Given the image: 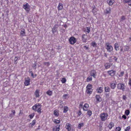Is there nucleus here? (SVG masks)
Listing matches in <instances>:
<instances>
[{
  "mask_svg": "<svg viewBox=\"0 0 131 131\" xmlns=\"http://www.w3.org/2000/svg\"><path fill=\"white\" fill-rule=\"evenodd\" d=\"M84 124L83 123H81L79 124L78 126V128L79 129H81L82 127H83L84 126Z\"/></svg>",
  "mask_w": 131,
  "mask_h": 131,
  "instance_id": "2f4dec72",
  "label": "nucleus"
},
{
  "mask_svg": "<svg viewBox=\"0 0 131 131\" xmlns=\"http://www.w3.org/2000/svg\"><path fill=\"white\" fill-rule=\"evenodd\" d=\"M124 50H123V49L122 48L120 49L121 51H123L124 52V51H128L129 49V47L128 46H125L124 47Z\"/></svg>",
  "mask_w": 131,
  "mask_h": 131,
  "instance_id": "6ab92c4d",
  "label": "nucleus"
},
{
  "mask_svg": "<svg viewBox=\"0 0 131 131\" xmlns=\"http://www.w3.org/2000/svg\"><path fill=\"white\" fill-rule=\"evenodd\" d=\"M116 71L113 70L108 71L107 72L108 74L111 76L114 75L115 74Z\"/></svg>",
  "mask_w": 131,
  "mask_h": 131,
  "instance_id": "f8f14e48",
  "label": "nucleus"
},
{
  "mask_svg": "<svg viewBox=\"0 0 131 131\" xmlns=\"http://www.w3.org/2000/svg\"><path fill=\"white\" fill-rule=\"evenodd\" d=\"M61 81L63 83H64L66 81V78H63L62 79Z\"/></svg>",
  "mask_w": 131,
  "mask_h": 131,
  "instance_id": "c03bdc74",
  "label": "nucleus"
},
{
  "mask_svg": "<svg viewBox=\"0 0 131 131\" xmlns=\"http://www.w3.org/2000/svg\"><path fill=\"white\" fill-rule=\"evenodd\" d=\"M36 123V121L35 120H34L32 121V122L30 123L29 125V127H33L35 124Z\"/></svg>",
  "mask_w": 131,
  "mask_h": 131,
  "instance_id": "4be33fe9",
  "label": "nucleus"
},
{
  "mask_svg": "<svg viewBox=\"0 0 131 131\" xmlns=\"http://www.w3.org/2000/svg\"><path fill=\"white\" fill-rule=\"evenodd\" d=\"M126 97L125 96H123V99H125L126 98Z\"/></svg>",
  "mask_w": 131,
  "mask_h": 131,
  "instance_id": "338daca9",
  "label": "nucleus"
},
{
  "mask_svg": "<svg viewBox=\"0 0 131 131\" xmlns=\"http://www.w3.org/2000/svg\"><path fill=\"white\" fill-rule=\"evenodd\" d=\"M44 64V65H47V66H49L50 65V63L48 62H45Z\"/></svg>",
  "mask_w": 131,
  "mask_h": 131,
  "instance_id": "864d4df0",
  "label": "nucleus"
},
{
  "mask_svg": "<svg viewBox=\"0 0 131 131\" xmlns=\"http://www.w3.org/2000/svg\"><path fill=\"white\" fill-rule=\"evenodd\" d=\"M103 88L102 87H99L97 88L96 90L97 92L99 93H101L103 91Z\"/></svg>",
  "mask_w": 131,
  "mask_h": 131,
  "instance_id": "2eb2a0df",
  "label": "nucleus"
},
{
  "mask_svg": "<svg viewBox=\"0 0 131 131\" xmlns=\"http://www.w3.org/2000/svg\"><path fill=\"white\" fill-rule=\"evenodd\" d=\"M121 129V128L120 127H118L116 128L115 131H120Z\"/></svg>",
  "mask_w": 131,
  "mask_h": 131,
  "instance_id": "79ce46f5",
  "label": "nucleus"
},
{
  "mask_svg": "<svg viewBox=\"0 0 131 131\" xmlns=\"http://www.w3.org/2000/svg\"><path fill=\"white\" fill-rule=\"evenodd\" d=\"M92 12L93 13V14H95L96 12V9L94 8V9H93Z\"/></svg>",
  "mask_w": 131,
  "mask_h": 131,
  "instance_id": "603ef678",
  "label": "nucleus"
},
{
  "mask_svg": "<svg viewBox=\"0 0 131 131\" xmlns=\"http://www.w3.org/2000/svg\"><path fill=\"white\" fill-rule=\"evenodd\" d=\"M127 3L128 4L131 6V0H128L127 1Z\"/></svg>",
  "mask_w": 131,
  "mask_h": 131,
  "instance_id": "8fccbe9b",
  "label": "nucleus"
},
{
  "mask_svg": "<svg viewBox=\"0 0 131 131\" xmlns=\"http://www.w3.org/2000/svg\"><path fill=\"white\" fill-rule=\"evenodd\" d=\"M117 59V58H116V57H114L113 58V60L116 61Z\"/></svg>",
  "mask_w": 131,
  "mask_h": 131,
  "instance_id": "4d7b16f0",
  "label": "nucleus"
},
{
  "mask_svg": "<svg viewBox=\"0 0 131 131\" xmlns=\"http://www.w3.org/2000/svg\"><path fill=\"white\" fill-rule=\"evenodd\" d=\"M111 58L109 59V61L110 62H112L113 61L112 59H111Z\"/></svg>",
  "mask_w": 131,
  "mask_h": 131,
  "instance_id": "0e129e2a",
  "label": "nucleus"
},
{
  "mask_svg": "<svg viewBox=\"0 0 131 131\" xmlns=\"http://www.w3.org/2000/svg\"><path fill=\"white\" fill-rule=\"evenodd\" d=\"M74 128L72 126L71 128L68 129V131H74Z\"/></svg>",
  "mask_w": 131,
  "mask_h": 131,
  "instance_id": "49530a36",
  "label": "nucleus"
},
{
  "mask_svg": "<svg viewBox=\"0 0 131 131\" xmlns=\"http://www.w3.org/2000/svg\"><path fill=\"white\" fill-rule=\"evenodd\" d=\"M35 115V113H32L31 114L29 115V116L30 118L31 119H32L33 117Z\"/></svg>",
  "mask_w": 131,
  "mask_h": 131,
  "instance_id": "a19ab883",
  "label": "nucleus"
},
{
  "mask_svg": "<svg viewBox=\"0 0 131 131\" xmlns=\"http://www.w3.org/2000/svg\"><path fill=\"white\" fill-rule=\"evenodd\" d=\"M92 80V79L91 77H89L87 79V81L89 82L91 81Z\"/></svg>",
  "mask_w": 131,
  "mask_h": 131,
  "instance_id": "37998d69",
  "label": "nucleus"
},
{
  "mask_svg": "<svg viewBox=\"0 0 131 131\" xmlns=\"http://www.w3.org/2000/svg\"><path fill=\"white\" fill-rule=\"evenodd\" d=\"M69 41L70 44L73 45L76 42L77 39L74 37H71L69 38Z\"/></svg>",
  "mask_w": 131,
  "mask_h": 131,
  "instance_id": "423d86ee",
  "label": "nucleus"
},
{
  "mask_svg": "<svg viewBox=\"0 0 131 131\" xmlns=\"http://www.w3.org/2000/svg\"><path fill=\"white\" fill-rule=\"evenodd\" d=\"M92 86L90 84H88L86 87V92L88 94H91L92 92Z\"/></svg>",
  "mask_w": 131,
  "mask_h": 131,
  "instance_id": "20e7f679",
  "label": "nucleus"
},
{
  "mask_svg": "<svg viewBox=\"0 0 131 131\" xmlns=\"http://www.w3.org/2000/svg\"><path fill=\"white\" fill-rule=\"evenodd\" d=\"M83 102H81L79 105V107L80 108H82L84 111H86L88 110L89 106V105L87 103H85L84 105Z\"/></svg>",
  "mask_w": 131,
  "mask_h": 131,
  "instance_id": "f03ea898",
  "label": "nucleus"
},
{
  "mask_svg": "<svg viewBox=\"0 0 131 131\" xmlns=\"http://www.w3.org/2000/svg\"><path fill=\"white\" fill-rule=\"evenodd\" d=\"M129 107H130L131 108V103L129 105Z\"/></svg>",
  "mask_w": 131,
  "mask_h": 131,
  "instance_id": "774afa93",
  "label": "nucleus"
},
{
  "mask_svg": "<svg viewBox=\"0 0 131 131\" xmlns=\"http://www.w3.org/2000/svg\"><path fill=\"white\" fill-rule=\"evenodd\" d=\"M36 63H35L34 64H33L32 67L34 68L35 69H36Z\"/></svg>",
  "mask_w": 131,
  "mask_h": 131,
  "instance_id": "3c124183",
  "label": "nucleus"
},
{
  "mask_svg": "<svg viewBox=\"0 0 131 131\" xmlns=\"http://www.w3.org/2000/svg\"><path fill=\"white\" fill-rule=\"evenodd\" d=\"M40 90H37L35 92V96L37 97H39V92Z\"/></svg>",
  "mask_w": 131,
  "mask_h": 131,
  "instance_id": "412c9836",
  "label": "nucleus"
},
{
  "mask_svg": "<svg viewBox=\"0 0 131 131\" xmlns=\"http://www.w3.org/2000/svg\"><path fill=\"white\" fill-rule=\"evenodd\" d=\"M69 108L67 106H64L63 108V112L66 113L68 110Z\"/></svg>",
  "mask_w": 131,
  "mask_h": 131,
  "instance_id": "c756f323",
  "label": "nucleus"
},
{
  "mask_svg": "<svg viewBox=\"0 0 131 131\" xmlns=\"http://www.w3.org/2000/svg\"><path fill=\"white\" fill-rule=\"evenodd\" d=\"M89 39V38L88 36L85 34L82 35V40L83 42L86 43L87 42L88 39Z\"/></svg>",
  "mask_w": 131,
  "mask_h": 131,
  "instance_id": "0eeeda50",
  "label": "nucleus"
},
{
  "mask_svg": "<svg viewBox=\"0 0 131 131\" xmlns=\"http://www.w3.org/2000/svg\"><path fill=\"white\" fill-rule=\"evenodd\" d=\"M91 30V28L89 27H86L85 30V31L89 33L90 32Z\"/></svg>",
  "mask_w": 131,
  "mask_h": 131,
  "instance_id": "7c9ffc66",
  "label": "nucleus"
},
{
  "mask_svg": "<svg viewBox=\"0 0 131 131\" xmlns=\"http://www.w3.org/2000/svg\"><path fill=\"white\" fill-rule=\"evenodd\" d=\"M117 88L118 89L124 91L125 88V86L124 83H121L117 84Z\"/></svg>",
  "mask_w": 131,
  "mask_h": 131,
  "instance_id": "39448f33",
  "label": "nucleus"
},
{
  "mask_svg": "<svg viewBox=\"0 0 131 131\" xmlns=\"http://www.w3.org/2000/svg\"><path fill=\"white\" fill-rule=\"evenodd\" d=\"M116 84L115 82H112L111 83V87L112 89H114L116 86Z\"/></svg>",
  "mask_w": 131,
  "mask_h": 131,
  "instance_id": "a211bd4d",
  "label": "nucleus"
},
{
  "mask_svg": "<svg viewBox=\"0 0 131 131\" xmlns=\"http://www.w3.org/2000/svg\"><path fill=\"white\" fill-rule=\"evenodd\" d=\"M122 118H124V119H126V117L125 115H123L122 116Z\"/></svg>",
  "mask_w": 131,
  "mask_h": 131,
  "instance_id": "6e6d98bb",
  "label": "nucleus"
},
{
  "mask_svg": "<svg viewBox=\"0 0 131 131\" xmlns=\"http://www.w3.org/2000/svg\"><path fill=\"white\" fill-rule=\"evenodd\" d=\"M125 19V16H123L122 17L121 20V21H123Z\"/></svg>",
  "mask_w": 131,
  "mask_h": 131,
  "instance_id": "09e8293b",
  "label": "nucleus"
},
{
  "mask_svg": "<svg viewBox=\"0 0 131 131\" xmlns=\"http://www.w3.org/2000/svg\"><path fill=\"white\" fill-rule=\"evenodd\" d=\"M47 94L51 96V95L52 92V91L50 90H48L46 92Z\"/></svg>",
  "mask_w": 131,
  "mask_h": 131,
  "instance_id": "f704fd0d",
  "label": "nucleus"
},
{
  "mask_svg": "<svg viewBox=\"0 0 131 131\" xmlns=\"http://www.w3.org/2000/svg\"><path fill=\"white\" fill-rule=\"evenodd\" d=\"M58 9L59 10H60L62 9L63 8L62 4L59 3L58 6Z\"/></svg>",
  "mask_w": 131,
  "mask_h": 131,
  "instance_id": "c85d7f7f",
  "label": "nucleus"
},
{
  "mask_svg": "<svg viewBox=\"0 0 131 131\" xmlns=\"http://www.w3.org/2000/svg\"><path fill=\"white\" fill-rule=\"evenodd\" d=\"M119 45L117 43H116L115 44L114 48L116 51H117L119 50Z\"/></svg>",
  "mask_w": 131,
  "mask_h": 131,
  "instance_id": "bb28decb",
  "label": "nucleus"
},
{
  "mask_svg": "<svg viewBox=\"0 0 131 131\" xmlns=\"http://www.w3.org/2000/svg\"><path fill=\"white\" fill-rule=\"evenodd\" d=\"M124 74V72L123 71H121L120 73L118 74L119 77H121Z\"/></svg>",
  "mask_w": 131,
  "mask_h": 131,
  "instance_id": "ea45409f",
  "label": "nucleus"
},
{
  "mask_svg": "<svg viewBox=\"0 0 131 131\" xmlns=\"http://www.w3.org/2000/svg\"><path fill=\"white\" fill-rule=\"evenodd\" d=\"M125 114L127 116H128L129 115L130 113V111L129 110H125Z\"/></svg>",
  "mask_w": 131,
  "mask_h": 131,
  "instance_id": "e433bc0d",
  "label": "nucleus"
},
{
  "mask_svg": "<svg viewBox=\"0 0 131 131\" xmlns=\"http://www.w3.org/2000/svg\"><path fill=\"white\" fill-rule=\"evenodd\" d=\"M60 106H61V105L62 104V101H60Z\"/></svg>",
  "mask_w": 131,
  "mask_h": 131,
  "instance_id": "69168bd1",
  "label": "nucleus"
},
{
  "mask_svg": "<svg viewBox=\"0 0 131 131\" xmlns=\"http://www.w3.org/2000/svg\"><path fill=\"white\" fill-rule=\"evenodd\" d=\"M114 126V123L111 122L109 123L108 126V127L109 129H111Z\"/></svg>",
  "mask_w": 131,
  "mask_h": 131,
  "instance_id": "393cba45",
  "label": "nucleus"
},
{
  "mask_svg": "<svg viewBox=\"0 0 131 131\" xmlns=\"http://www.w3.org/2000/svg\"><path fill=\"white\" fill-rule=\"evenodd\" d=\"M108 117V114L106 113H103L100 114V117L101 121H105L107 120Z\"/></svg>",
  "mask_w": 131,
  "mask_h": 131,
  "instance_id": "7ed1b4c3",
  "label": "nucleus"
},
{
  "mask_svg": "<svg viewBox=\"0 0 131 131\" xmlns=\"http://www.w3.org/2000/svg\"><path fill=\"white\" fill-rule=\"evenodd\" d=\"M30 7L29 4L27 3L23 5V7L26 11L28 12L30 10Z\"/></svg>",
  "mask_w": 131,
  "mask_h": 131,
  "instance_id": "1a4fd4ad",
  "label": "nucleus"
},
{
  "mask_svg": "<svg viewBox=\"0 0 131 131\" xmlns=\"http://www.w3.org/2000/svg\"><path fill=\"white\" fill-rule=\"evenodd\" d=\"M57 24H56L55 25L52 29V31L53 33H54L56 31V30L57 28Z\"/></svg>",
  "mask_w": 131,
  "mask_h": 131,
  "instance_id": "aec40b11",
  "label": "nucleus"
},
{
  "mask_svg": "<svg viewBox=\"0 0 131 131\" xmlns=\"http://www.w3.org/2000/svg\"><path fill=\"white\" fill-rule=\"evenodd\" d=\"M18 58L16 57L14 59V60L15 61H17L18 60Z\"/></svg>",
  "mask_w": 131,
  "mask_h": 131,
  "instance_id": "052dcab7",
  "label": "nucleus"
},
{
  "mask_svg": "<svg viewBox=\"0 0 131 131\" xmlns=\"http://www.w3.org/2000/svg\"><path fill=\"white\" fill-rule=\"evenodd\" d=\"M31 75L33 78H34L37 75L36 74H35V75H34L32 73H31Z\"/></svg>",
  "mask_w": 131,
  "mask_h": 131,
  "instance_id": "5fc2aeb1",
  "label": "nucleus"
},
{
  "mask_svg": "<svg viewBox=\"0 0 131 131\" xmlns=\"http://www.w3.org/2000/svg\"><path fill=\"white\" fill-rule=\"evenodd\" d=\"M77 114L78 116H79L82 114L81 111L80 110H79L78 111V112Z\"/></svg>",
  "mask_w": 131,
  "mask_h": 131,
  "instance_id": "a18cd8bd",
  "label": "nucleus"
},
{
  "mask_svg": "<svg viewBox=\"0 0 131 131\" xmlns=\"http://www.w3.org/2000/svg\"><path fill=\"white\" fill-rule=\"evenodd\" d=\"M60 125H57L52 127V131H59L60 130Z\"/></svg>",
  "mask_w": 131,
  "mask_h": 131,
  "instance_id": "9b49d317",
  "label": "nucleus"
},
{
  "mask_svg": "<svg viewBox=\"0 0 131 131\" xmlns=\"http://www.w3.org/2000/svg\"><path fill=\"white\" fill-rule=\"evenodd\" d=\"M91 46L94 47H96L97 46V44L95 42L93 41L91 43Z\"/></svg>",
  "mask_w": 131,
  "mask_h": 131,
  "instance_id": "72a5a7b5",
  "label": "nucleus"
},
{
  "mask_svg": "<svg viewBox=\"0 0 131 131\" xmlns=\"http://www.w3.org/2000/svg\"><path fill=\"white\" fill-rule=\"evenodd\" d=\"M30 79L29 78H26L24 82V84L25 86H27L30 84Z\"/></svg>",
  "mask_w": 131,
  "mask_h": 131,
  "instance_id": "9d476101",
  "label": "nucleus"
},
{
  "mask_svg": "<svg viewBox=\"0 0 131 131\" xmlns=\"http://www.w3.org/2000/svg\"><path fill=\"white\" fill-rule=\"evenodd\" d=\"M96 72L95 70H92L91 72V75L93 76L94 78L95 77Z\"/></svg>",
  "mask_w": 131,
  "mask_h": 131,
  "instance_id": "a878e982",
  "label": "nucleus"
},
{
  "mask_svg": "<svg viewBox=\"0 0 131 131\" xmlns=\"http://www.w3.org/2000/svg\"><path fill=\"white\" fill-rule=\"evenodd\" d=\"M72 126L69 123H68L66 124L65 126V128L68 130V129H69L70 128H71Z\"/></svg>",
  "mask_w": 131,
  "mask_h": 131,
  "instance_id": "b1692460",
  "label": "nucleus"
},
{
  "mask_svg": "<svg viewBox=\"0 0 131 131\" xmlns=\"http://www.w3.org/2000/svg\"><path fill=\"white\" fill-rule=\"evenodd\" d=\"M112 64L108 63H106L104 64V66L105 69H107L110 67L112 65Z\"/></svg>",
  "mask_w": 131,
  "mask_h": 131,
  "instance_id": "dca6fc26",
  "label": "nucleus"
},
{
  "mask_svg": "<svg viewBox=\"0 0 131 131\" xmlns=\"http://www.w3.org/2000/svg\"><path fill=\"white\" fill-rule=\"evenodd\" d=\"M130 126H128L126 128V129H125V131H129L130 129Z\"/></svg>",
  "mask_w": 131,
  "mask_h": 131,
  "instance_id": "de8ad7c7",
  "label": "nucleus"
},
{
  "mask_svg": "<svg viewBox=\"0 0 131 131\" xmlns=\"http://www.w3.org/2000/svg\"><path fill=\"white\" fill-rule=\"evenodd\" d=\"M129 84L131 86V79L129 81Z\"/></svg>",
  "mask_w": 131,
  "mask_h": 131,
  "instance_id": "bf43d9fd",
  "label": "nucleus"
},
{
  "mask_svg": "<svg viewBox=\"0 0 131 131\" xmlns=\"http://www.w3.org/2000/svg\"><path fill=\"white\" fill-rule=\"evenodd\" d=\"M20 35L21 37L26 36V32L25 29H22L20 32Z\"/></svg>",
  "mask_w": 131,
  "mask_h": 131,
  "instance_id": "ddd939ff",
  "label": "nucleus"
},
{
  "mask_svg": "<svg viewBox=\"0 0 131 131\" xmlns=\"http://www.w3.org/2000/svg\"><path fill=\"white\" fill-rule=\"evenodd\" d=\"M87 114L89 117H90L92 114V112L90 110H88L87 112Z\"/></svg>",
  "mask_w": 131,
  "mask_h": 131,
  "instance_id": "473e14b6",
  "label": "nucleus"
},
{
  "mask_svg": "<svg viewBox=\"0 0 131 131\" xmlns=\"http://www.w3.org/2000/svg\"><path fill=\"white\" fill-rule=\"evenodd\" d=\"M127 0H123V2L125 3H127Z\"/></svg>",
  "mask_w": 131,
  "mask_h": 131,
  "instance_id": "13d9d810",
  "label": "nucleus"
},
{
  "mask_svg": "<svg viewBox=\"0 0 131 131\" xmlns=\"http://www.w3.org/2000/svg\"><path fill=\"white\" fill-rule=\"evenodd\" d=\"M107 2L109 5L111 6L114 3V0H108Z\"/></svg>",
  "mask_w": 131,
  "mask_h": 131,
  "instance_id": "cd10ccee",
  "label": "nucleus"
},
{
  "mask_svg": "<svg viewBox=\"0 0 131 131\" xmlns=\"http://www.w3.org/2000/svg\"><path fill=\"white\" fill-rule=\"evenodd\" d=\"M41 105L39 103H37L34 105L32 107V109L35 111H37L39 114L41 113Z\"/></svg>",
  "mask_w": 131,
  "mask_h": 131,
  "instance_id": "f257e3e1",
  "label": "nucleus"
},
{
  "mask_svg": "<svg viewBox=\"0 0 131 131\" xmlns=\"http://www.w3.org/2000/svg\"><path fill=\"white\" fill-rule=\"evenodd\" d=\"M68 95L67 94H66L64 95L63 96V98L64 99H68Z\"/></svg>",
  "mask_w": 131,
  "mask_h": 131,
  "instance_id": "4c0bfd02",
  "label": "nucleus"
},
{
  "mask_svg": "<svg viewBox=\"0 0 131 131\" xmlns=\"http://www.w3.org/2000/svg\"><path fill=\"white\" fill-rule=\"evenodd\" d=\"M12 112L13 113V115H14L15 113V111L13 110V111H12Z\"/></svg>",
  "mask_w": 131,
  "mask_h": 131,
  "instance_id": "680f3d73",
  "label": "nucleus"
},
{
  "mask_svg": "<svg viewBox=\"0 0 131 131\" xmlns=\"http://www.w3.org/2000/svg\"><path fill=\"white\" fill-rule=\"evenodd\" d=\"M59 111L58 110H56L54 111L53 114L54 115L57 116H58L59 115Z\"/></svg>",
  "mask_w": 131,
  "mask_h": 131,
  "instance_id": "5701e85b",
  "label": "nucleus"
},
{
  "mask_svg": "<svg viewBox=\"0 0 131 131\" xmlns=\"http://www.w3.org/2000/svg\"><path fill=\"white\" fill-rule=\"evenodd\" d=\"M111 12V9L110 7L107 8L104 11V13L106 14H110Z\"/></svg>",
  "mask_w": 131,
  "mask_h": 131,
  "instance_id": "f3484780",
  "label": "nucleus"
},
{
  "mask_svg": "<svg viewBox=\"0 0 131 131\" xmlns=\"http://www.w3.org/2000/svg\"><path fill=\"white\" fill-rule=\"evenodd\" d=\"M95 97L96 99V102H97L98 103L102 101V99L101 97L100 96V95H96Z\"/></svg>",
  "mask_w": 131,
  "mask_h": 131,
  "instance_id": "4468645a",
  "label": "nucleus"
},
{
  "mask_svg": "<svg viewBox=\"0 0 131 131\" xmlns=\"http://www.w3.org/2000/svg\"><path fill=\"white\" fill-rule=\"evenodd\" d=\"M106 49L107 51L109 52H111L113 50V47L108 43H106Z\"/></svg>",
  "mask_w": 131,
  "mask_h": 131,
  "instance_id": "6e6552de",
  "label": "nucleus"
},
{
  "mask_svg": "<svg viewBox=\"0 0 131 131\" xmlns=\"http://www.w3.org/2000/svg\"><path fill=\"white\" fill-rule=\"evenodd\" d=\"M84 47H85L86 49H88V47H86V46H84Z\"/></svg>",
  "mask_w": 131,
  "mask_h": 131,
  "instance_id": "e2e57ef3",
  "label": "nucleus"
},
{
  "mask_svg": "<svg viewBox=\"0 0 131 131\" xmlns=\"http://www.w3.org/2000/svg\"><path fill=\"white\" fill-rule=\"evenodd\" d=\"M105 91L106 92H109L110 90V88L108 87H105Z\"/></svg>",
  "mask_w": 131,
  "mask_h": 131,
  "instance_id": "c9c22d12",
  "label": "nucleus"
},
{
  "mask_svg": "<svg viewBox=\"0 0 131 131\" xmlns=\"http://www.w3.org/2000/svg\"><path fill=\"white\" fill-rule=\"evenodd\" d=\"M53 122L54 123L56 124H59L60 123V121L59 120L55 119L53 121Z\"/></svg>",
  "mask_w": 131,
  "mask_h": 131,
  "instance_id": "58836bf2",
  "label": "nucleus"
}]
</instances>
